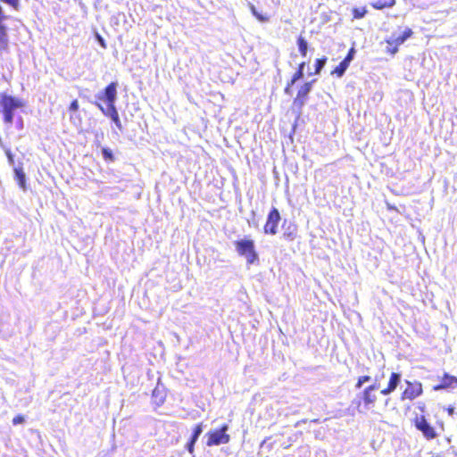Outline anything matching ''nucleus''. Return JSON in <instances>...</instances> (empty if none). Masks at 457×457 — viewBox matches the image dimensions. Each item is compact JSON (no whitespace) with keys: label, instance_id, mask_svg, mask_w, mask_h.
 Instances as JSON below:
<instances>
[{"label":"nucleus","instance_id":"obj_6","mask_svg":"<svg viewBox=\"0 0 457 457\" xmlns=\"http://www.w3.org/2000/svg\"><path fill=\"white\" fill-rule=\"evenodd\" d=\"M423 385L418 380L411 381L405 380V388L401 394L402 401H413L422 395Z\"/></svg>","mask_w":457,"mask_h":457},{"label":"nucleus","instance_id":"obj_19","mask_svg":"<svg viewBox=\"0 0 457 457\" xmlns=\"http://www.w3.org/2000/svg\"><path fill=\"white\" fill-rule=\"evenodd\" d=\"M303 77V72L296 70L293 74L291 79L287 83L284 92L287 95H291V87L297 80L301 79Z\"/></svg>","mask_w":457,"mask_h":457},{"label":"nucleus","instance_id":"obj_15","mask_svg":"<svg viewBox=\"0 0 457 457\" xmlns=\"http://www.w3.org/2000/svg\"><path fill=\"white\" fill-rule=\"evenodd\" d=\"M166 396L164 387L157 385L152 392V402L155 406L160 407L165 403Z\"/></svg>","mask_w":457,"mask_h":457},{"label":"nucleus","instance_id":"obj_1","mask_svg":"<svg viewBox=\"0 0 457 457\" xmlns=\"http://www.w3.org/2000/svg\"><path fill=\"white\" fill-rule=\"evenodd\" d=\"M117 83L108 84L102 94L96 96V104L104 115L110 117L119 129H122L118 111L115 107Z\"/></svg>","mask_w":457,"mask_h":457},{"label":"nucleus","instance_id":"obj_24","mask_svg":"<svg viewBox=\"0 0 457 457\" xmlns=\"http://www.w3.org/2000/svg\"><path fill=\"white\" fill-rule=\"evenodd\" d=\"M353 19H361L367 13L366 7H354L352 10Z\"/></svg>","mask_w":457,"mask_h":457},{"label":"nucleus","instance_id":"obj_12","mask_svg":"<svg viewBox=\"0 0 457 457\" xmlns=\"http://www.w3.org/2000/svg\"><path fill=\"white\" fill-rule=\"evenodd\" d=\"M6 19L4 10L0 5V55L4 53H7L9 49V37L8 30L5 25L3 24Z\"/></svg>","mask_w":457,"mask_h":457},{"label":"nucleus","instance_id":"obj_11","mask_svg":"<svg viewBox=\"0 0 457 457\" xmlns=\"http://www.w3.org/2000/svg\"><path fill=\"white\" fill-rule=\"evenodd\" d=\"M457 388V377L445 372L439 378V383L433 386L434 391L449 390Z\"/></svg>","mask_w":457,"mask_h":457},{"label":"nucleus","instance_id":"obj_26","mask_svg":"<svg viewBox=\"0 0 457 457\" xmlns=\"http://www.w3.org/2000/svg\"><path fill=\"white\" fill-rule=\"evenodd\" d=\"M102 154L104 161L106 162H113L115 160L112 150L107 147H104L102 149Z\"/></svg>","mask_w":457,"mask_h":457},{"label":"nucleus","instance_id":"obj_14","mask_svg":"<svg viewBox=\"0 0 457 457\" xmlns=\"http://www.w3.org/2000/svg\"><path fill=\"white\" fill-rule=\"evenodd\" d=\"M400 381L401 374L397 372H392L390 374L386 386L380 391V394L383 395H387L393 393L397 388Z\"/></svg>","mask_w":457,"mask_h":457},{"label":"nucleus","instance_id":"obj_31","mask_svg":"<svg viewBox=\"0 0 457 457\" xmlns=\"http://www.w3.org/2000/svg\"><path fill=\"white\" fill-rule=\"evenodd\" d=\"M25 421V418L24 416L19 414V415H16L13 419H12V424L13 425H19V424H21Z\"/></svg>","mask_w":457,"mask_h":457},{"label":"nucleus","instance_id":"obj_33","mask_svg":"<svg viewBox=\"0 0 457 457\" xmlns=\"http://www.w3.org/2000/svg\"><path fill=\"white\" fill-rule=\"evenodd\" d=\"M195 441H193V440H189L187 445V451L190 453H193L194 451H195Z\"/></svg>","mask_w":457,"mask_h":457},{"label":"nucleus","instance_id":"obj_20","mask_svg":"<svg viewBox=\"0 0 457 457\" xmlns=\"http://www.w3.org/2000/svg\"><path fill=\"white\" fill-rule=\"evenodd\" d=\"M296 44H297L298 51H299L301 56L305 57L308 53L307 40L303 36H299L296 39Z\"/></svg>","mask_w":457,"mask_h":457},{"label":"nucleus","instance_id":"obj_7","mask_svg":"<svg viewBox=\"0 0 457 457\" xmlns=\"http://www.w3.org/2000/svg\"><path fill=\"white\" fill-rule=\"evenodd\" d=\"M280 220L281 216L278 210L276 207H272L267 215L266 222L263 226L264 234L271 236L276 235Z\"/></svg>","mask_w":457,"mask_h":457},{"label":"nucleus","instance_id":"obj_25","mask_svg":"<svg viewBox=\"0 0 457 457\" xmlns=\"http://www.w3.org/2000/svg\"><path fill=\"white\" fill-rule=\"evenodd\" d=\"M202 432H203V423L196 424L193 429V434H192L190 439L196 442Z\"/></svg>","mask_w":457,"mask_h":457},{"label":"nucleus","instance_id":"obj_16","mask_svg":"<svg viewBox=\"0 0 457 457\" xmlns=\"http://www.w3.org/2000/svg\"><path fill=\"white\" fill-rule=\"evenodd\" d=\"M79 109V104L77 99H74L71 102L70 105L68 106V111L70 112V120L74 125H77L78 123H81V118L78 115H75L74 113L78 112Z\"/></svg>","mask_w":457,"mask_h":457},{"label":"nucleus","instance_id":"obj_4","mask_svg":"<svg viewBox=\"0 0 457 457\" xmlns=\"http://www.w3.org/2000/svg\"><path fill=\"white\" fill-rule=\"evenodd\" d=\"M0 104L2 107L4 122L6 124H12L13 121V112L16 109L22 108L24 106V104L21 99L6 94H2L0 96Z\"/></svg>","mask_w":457,"mask_h":457},{"label":"nucleus","instance_id":"obj_29","mask_svg":"<svg viewBox=\"0 0 457 457\" xmlns=\"http://www.w3.org/2000/svg\"><path fill=\"white\" fill-rule=\"evenodd\" d=\"M355 54L354 47H351L346 54V56L344 58L343 62H346L348 65H350V62L353 61Z\"/></svg>","mask_w":457,"mask_h":457},{"label":"nucleus","instance_id":"obj_23","mask_svg":"<svg viewBox=\"0 0 457 457\" xmlns=\"http://www.w3.org/2000/svg\"><path fill=\"white\" fill-rule=\"evenodd\" d=\"M328 58L326 56H322L321 58H318L315 61V71L314 74H320L323 67L325 66Z\"/></svg>","mask_w":457,"mask_h":457},{"label":"nucleus","instance_id":"obj_8","mask_svg":"<svg viewBox=\"0 0 457 457\" xmlns=\"http://www.w3.org/2000/svg\"><path fill=\"white\" fill-rule=\"evenodd\" d=\"M413 35V31L410 28H406L402 35L395 38H387L386 39V43L387 45L386 48V52L391 55H395L398 50L399 46L403 44L408 38H410Z\"/></svg>","mask_w":457,"mask_h":457},{"label":"nucleus","instance_id":"obj_9","mask_svg":"<svg viewBox=\"0 0 457 457\" xmlns=\"http://www.w3.org/2000/svg\"><path fill=\"white\" fill-rule=\"evenodd\" d=\"M415 428L422 433L428 440H432L437 436L436 429L427 421L425 416L420 415L413 420Z\"/></svg>","mask_w":457,"mask_h":457},{"label":"nucleus","instance_id":"obj_17","mask_svg":"<svg viewBox=\"0 0 457 457\" xmlns=\"http://www.w3.org/2000/svg\"><path fill=\"white\" fill-rule=\"evenodd\" d=\"M13 171H14V179H15L17 184L19 185V187L24 191L27 190L26 175H25V172L23 171L22 168L15 167L13 169Z\"/></svg>","mask_w":457,"mask_h":457},{"label":"nucleus","instance_id":"obj_2","mask_svg":"<svg viewBox=\"0 0 457 457\" xmlns=\"http://www.w3.org/2000/svg\"><path fill=\"white\" fill-rule=\"evenodd\" d=\"M234 245L237 254L244 257L248 265L257 263L259 262V254L255 248L254 241L248 237L237 239L234 242Z\"/></svg>","mask_w":457,"mask_h":457},{"label":"nucleus","instance_id":"obj_32","mask_svg":"<svg viewBox=\"0 0 457 457\" xmlns=\"http://www.w3.org/2000/svg\"><path fill=\"white\" fill-rule=\"evenodd\" d=\"M97 41L99 42L100 46L103 47V48H106L107 47V45H106V42L105 40L103 38V37L101 35H99L98 33L96 34V36Z\"/></svg>","mask_w":457,"mask_h":457},{"label":"nucleus","instance_id":"obj_35","mask_svg":"<svg viewBox=\"0 0 457 457\" xmlns=\"http://www.w3.org/2000/svg\"><path fill=\"white\" fill-rule=\"evenodd\" d=\"M446 411L448 413V415L452 416L454 414V407L453 406H448L446 408Z\"/></svg>","mask_w":457,"mask_h":457},{"label":"nucleus","instance_id":"obj_13","mask_svg":"<svg viewBox=\"0 0 457 457\" xmlns=\"http://www.w3.org/2000/svg\"><path fill=\"white\" fill-rule=\"evenodd\" d=\"M282 229L281 238L284 240L292 242L297 237V226L295 223L289 222L286 224L284 222Z\"/></svg>","mask_w":457,"mask_h":457},{"label":"nucleus","instance_id":"obj_5","mask_svg":"<svg viewBox=\"0 0 457 457\" xmlns=\"http://www.w3.org/2000/svg\"><path fill=\"white\" fill-rule=\"evenodd\" d=\"M228 429V426L223 424L218 429L210 430L206 434V445L214 446L228 444L230 441V436L227 433Z\"/></svg>","mask_w":457,"mask_h":457},{"label":"nucleus","instance_id":"obj_3","mask_svg":"<svg viewBox=\"0 0 457 457\" xmlns=\"http://www.w3.org/2000/svg\"><path fill=\"white\" fill-rule=\"evenodd\" d=\"M379 385L373 383L363 389L361 399L356 403V408L359 412L362 413L375 407L378 401L377 391Z\"/></svg>","mask_w":457,"mask_h":457},{"label":"nucleus","instance_id":"obj_30","mask_svg":"<svg viewBox=\"0 0 457 457\" xmlns=\"http://www.w3.org/2000/svg\"><path fill=\"white\" fill-rule=\"evenodd\" d=\"M4 154L8 159V162L10 164H13L14 163V157H13V154L12 153V151L9 149V148H5L4 149Z\"/></svg>","mask_w":457,"mask_h":457},{"label":"nucleus","instance_id":"obj_22","mask_svg":"<svg viewBox=\"0 0 457 457\" xmlns=\"http://www.w3.org/2000/svg\"><path fill=\"white\" fill-rule=\"evenodd\" d=\"M348 67L349 65L342 61L337 67H335L333 71H331V75L336 76L337 78H341L345 74Z\"/></svg>","mask_w":457,"mask_h":457},{"label":"nucleus","instance_id":"obj_34","mask_svg":"<svg viewBox=\"0 0 457 457\" xmlns=\"http://www.w3.org/2000/svg\"><path fill=\"white\" fill-rule=\"evenodd\" d=\"M305 64H306V63H305V62H300V63L298 64V66H297V69H296V70L303 72V71H304V67H305Z\"/></svg>","mask_w":457,"mask_h":457},{"label":"nucleus","instance_id":"obj_21","mask_svg":"<svg viewBox=\"0 0 457 457\" xmlns=\"http://www.w3.org/2000/svg\"><path fill=\"white\" fill-rule=\"evenodd\" d=\"M250 11L252 14L261 22H267L270 21V15L267 13H262L257 11L256 7L253 4L250 5Z\"/></svg>","mask_w":457,"mask_h":457},{"label":"nucleus","instance_id":"obj_18","mask_svg":"<svg viewBox=\"0 0 457 457\" xmlns=\"http://www.w3.org/2000/svg\"><path fill=\"white\" fill-rule=\"evenodd\" d=\"M395 4L396 0H375L370 3V5L375 10H383L386 8H392Z\"/></svg>","mask_w":457,"mask_h":457},{"label":"nucleus","instance_id":"obj_28","mask_svg":"<svg viewBox=\"0 0 457 457\" xmlns=\"http://www.w3.org/2000/svg\"><path fill=\"white\" fill-rule=\"evenodd\" d=\"M370 379H371V378L369 375L360 376L357 378V381H356V384H355V387L356 388H360L364 383H367V382L370 381Z\"/></svg>","mask_w":457,"mask_h":457},{"label":"nucleus","instance_id":"obj_10","mask_svg":"<svg viewBox=\"0 0 457 457\" xmlns=\"http://www.w3.org/2000/svg\"><path fill=\"white\" fill-rule=\"evenodd\" d=\"M312 81L304 82L297 91L296 96L293 100V106L296 107L298 114L308 98V95L312 88Z\"/></svg>","mask_w":457,"mask_h":457},{"label":"nucleus","instance_id":"obj_27","mask_svg":"<svg viewBox=\"0 0 457 457\" xmlns=\"http://www.w3.org/2000/svg\"><path fill=\"white\" fill-rule=\"evenodd\" d=\"M6 4H8L14 11H19L21 9V0H0Z\"/></svg>","mask_w":457,"mask_h":457}]
</instances>
